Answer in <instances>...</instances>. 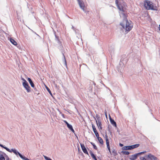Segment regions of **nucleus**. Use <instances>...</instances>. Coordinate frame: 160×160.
I'll return each instance as SVG.
<instances>
[{
  "instance_id": "obj_1",
  "label": "nucleus",
  "mask_w": 160,
  "mask_h": 160,
  "mask_svg": "<svg viewBox=\"0 0 160 160\" xmlns=\"http://www.w3.org/2000/svg\"><path fill=\"white\" fill-rule=\"evenodd\" d=\"M115 3L118 8L119 10L122 12L120 13V17L123 18L122 21L120 23L123 29H125L126 31L129 32L131 30L132 25L131 23L132 22L130 21L128 22L127 18V15L125 13L126 10V5L125 3L119 4L118 0H115Z\"/></svg>"
},
{
  "instance_id": "obj_2",
  "label": "nucleus",
  "mask_w": 160,
  "mask_h": 160,
  "mask_svg": "<svg viewBox=\"0 0 160 160\" xmlns=\"http://www.w3.org/2000/svg\"><path fill=\"white\" fill-rule=\"evenodd\" d=\"M144 6L148 10H151L158 11V8L156 5H154L152 3L148 0H145L144 2Z\"/></svg>"
},
{
  "instance_id": "obj_3",
  "label": "nucleus",
  "mask_w": 160,
  "mask_h": 160,
  "mask_svg": "<svg viewBox=\"0 0 160 160\" xmlns=\"http://www.w3.org/2000/svg\"><path fill=\"white\" fill-rule=\"evenodd\" d=\"M6 150L10 152H13L17 157H18V155L20 154V152L15 148H12L10 149L7 147Z\"/></svg>"
},
{
  "instance_id": "obj_4",
  "label": "nucleus",
  "mask_w": 160,
  "mask_h": 160,
  "mask_svg": "<svg viewBox=\"0 0 160 160\" xmlns=\"http://www.w3.org/2000/svg\"><path fill=\"white\" fill-rule=\"evenodd\" d=\"M22 85L25 89L27 90V92H31V88L29 85L28 82L22 84Z\"/></svg>"
},
{
  "instance_id": "obj_5",
  "label": "nucleus",
  "mask_w": 160,
  "mask_h": 160,
  "mask_svg": "<svg viewBox=\"0 0 160 160\" xmlns=\"http://www.w3.org/2000/svg\"><path fill=\"white\" fill-rule=\"evenodd\" d=\"M80 145L81 148H82L83 152L84 153H85V154L88 155V152L87 150V149L85 147L84 144H83L80 143Z\"/></svg>"
},
{
  "instance_id": "obj_6",
  "label": "nucleus",
  "mask_w": 160,
  "mask_h": 160,
  "mask_svg": "<svg viewBox=\"0 0 160 160\" xmlns=\"http://www.w3.org/2000/svg\"><path fill=\"white\" fill-rule=\"evenodd\" d=\"M92 128L93 129V131L94 132V133L96 135V137H98V136H99V134L98 133V132H97V129H96L94 125L92 123Z\"/></svg>"
},
{
  "instance_id": "obj_7",
  "label": "nucleus",
  "mask_w": 160,
  "mask_h": 160,
  "mask_svg": "<svg viewBox=\"0 0 160 160\" xmlns=\"http://www.w3.org/2000/svg\"><path fill=\"white\" fill-rule=\"evenodd\" d=\"M148 157L150 160H158V158L157 157H155L154 156L151 154H149L148 155Z\"/></svg>"
},
{
  "instance_id": "obj_8",
  "label": "nucleus",
  "mask_w": 160,
  "mask_h": 160,
  "mask_svg": "<svg viewBox=\"0 0 160 160\" xmlns=\"http://www.w3.org/2000/svg\"><path fill=\"white\" fill-rule=\"evenodd\" d=\"M122 150H132L131 145L123 147L122 148Z\"/></svg>"
},
{
  "instance_id": "obj_9",
  "label": "nucleus",
  "mask_w": 160,
  "mask_h": 160,
  "mask_svg": "<svg viewBox=\"0 0 160 160\" xmlns=\"http://www.w3.org/2000/svg\"><path fill=\"white\" fill-rule=\"evenodd\" d=\"M27 80L28 81L30 85L31 86V87L32 88H35V85L34 83H33V81L30 78H27Z\"/></svg>"
},
{
  "instance_id": "obj_10",
  "label": "nucleus",
  "mask_w": 160,
  "mask_h": 160,
  "mask_svg": "<svg viewBox=\"0 0 160 160\" xmlns=\"http://www.w3.org/2000/svg\"><path fill=\"white\" fill-rule=\"evenodd\" d=\"M109 120L110 121V122L111 124L113 125L115 127H117V124L116 122L114 121V120L112 119L109 115Z\"/></svg>"
},
{
  "instance_id": "obj_11",
  "label": "nucleus",
  "mask_w": 160,
  "mask_h": 160,
  "mask_svg": "<svg viewBox=\"0 0 160 160\" xmlns=\"http://www.w3.org/2000/svg\"><path fill=\"white\" fill-rule=\"evenodd\" d=\"M78 4L81 9H83V8H84L85 5L84 3L83 2V1L82 0L81 2H79L78 3Z\"/></svg>"
},
{
  "instance_id": "obj_12",
  "label": "nucleus",
  "mask_w": 160,
  "mask_h": 160,
  "mask_svg": "<svg viewBox=\"0 0 160 160\" xmlns=\"http://www.w3.org/2000/svg\"><path fill=\"white\" fill-rule=\"evenodd\" d=\"M9 41L13 45L15 46H17V42L12 38H9Z\"/></svg>"
},
{
  "instance_id": "obj_13",
  "label": "nucleus",
  "mask_w": 160,
  "mask_h": 160,
  "mask_svg": "<svg viewBox=\"0 0 160 160\" xmlns=\"http://www.w3.org/2000/svg\"><path fill=\"white\" fill-rule=\"evenodd\" d=\"M53 32L54 33V34L55 35L56 40L57 41V42L59 44H60L61 42H60V41L59 40V37L56 34V33L53 30Z\"/></svg>"
},
{
  "instance_id": "obj_14",
  "label": "nucleus",
  "mask_w": 160,
  "mask_h": 160,
  "mask_svg": "<svg viewBox=\"0 0 160 160\" xmlns=\"http://www.w3.org/2000/svg\"><path fill=\"white\" fill-rule=\"evenodd\" d=\"M67 127L70 130H71L74 133L75 131L73 129L72 126L71 125L69 124H68Z\"/></svg>"
},
{
  "instance_id": "obj_15",
  "label": "nucleus",
  "mask_w": 160,
  "mask_h": 160,
  "mask_svg": "<svg viewBox=\"0 0 160 160\" xmlns=\"http://www.w3.org/2000/svg\"><path fill=\"white\" fill-rule=\"evenodd\" d=\"M97 138L98 139L99 142L101 144H103V141L102 139L98 136V137H97Z\"/></svg>"
},
{
  "instance_id": "obj_16",
  "label": "nucleus",
  "mask_w": 160,
  "mask_h": 160,
  "mask_svg": "<svg viewBox=\"0 0 160 160\" xmlns=\"http://www.w3.org/2000/svg\"><path fill=\"white\" fill-rule=\"evenodd\" d=\"M137 158V157L135 154L132 155L129 158V159L130 160H135Z\"/></svg>"
},
{
  "instance_id": "obj_17",
  "label": "nucleus",
  "mask_w": 160,
  "mask_h": 160,
  "mask_svg": "<svg viewBox=\"0 0 160 160\" xmlns=\"http://www.w3.org/2000/svg\"><path fill=\"white\" fill-rule=\"evenodd\" d=\"M33 88V91L34 92V94L38 95L39 94L38 91L37 89V88H36L35 87L34 88Z\"/></svg>"
},
{
  "instance_id": "obj_18",
  "label": "nucleus",
  "mask_w": 160,
  "mask_h": 160,
  "mask_svg": "<svg viewBox=\"0 0 160 160\" xmlns=\"http://www.w3.org/2000/svg\"><path fill=\"white\" fill-rule=\"evenodd\" d=\"M139 145L140 144H136L134 145H132L131 147L132 148V149L138 147Z\"/></svg>"
},
{
  "instance_id": "obj_19",
  "label": "nucleus",
  "mask_w": 160,
  "mask_h": 160,
  "mask_svg": "<svg viewBox=\"0 0 160 160\" xmlns=\"http://www.w3.org/2000/svg\"><path fill=\"white\" fill-rule=\"evenodd\" d=\"M106 143L107 148H108L109 152L111 153V149L110 148L109 142H106Z\"/></svg>"
},
{
  "instance_id": "obj_20",
  "label": "nucleus",
  "mask_w": 160,
  "mask_h": 160,
  "mask_svg": "<svg viewBox=\"0 0 160 160\" xmlns=\"http://www.w3.org/2000/svg\"><path fill=\"white\" fill-rule=\"evenodd\" d=\"M62 54L63 56V58H62V60H63V62L64 63V64H65V65L66 66L67 65V62H66V60L65 59V56L63 53H62Z\"/></svg>"
},
{
  "instance_id": "obj_21",
  "label": "nucleus",
  "mask_w": 160,
  "mask_h": 160,
  "mask_svg": "<svg viewBox=\"0 0 160 160\" xmlns=\"http://www.w3.org/2000/svg\"><path fill=\"white\" fill-rule=\"evenodd\" d=\"M124 150L122 151L121 152L124 155H128L129 154L130 152L128 151H124Z\"/></svg>"
},
{
  "instance_id": "obj_22",
  "label": "nucleus",
  "mask_w": 160,
  "mask_h": 160,
  "mask_svg": "<svg viewBox=\"0 0 160 160\" xmlns=\"http://www.w3.org/2000/svg\"><path fill=\"white\" fill-rule=\"evenodd\" d=\"M89 152H90V155H91L92 157V158L94 159V158H96L95 155H94V154L92 152L91 150H90Z\"/></svg>"
},
{
  "instance_id": "obj_23",
  "label": "nucleus",
  "mask_w": 160,
  "mask_h": 160,
  "mask_svg": "<svg viewBox=\"0 0 160 160\" xmlns=\"http://www.w3.org/2000/svg\"><path fill=\"white\" fill-rule=\"evenodd\" d=\"M94 118L96 120V122L97 124V125L98 127L102 126V123L101 122H98L97 119L94 117Z\"/></svg>"
},
{
  "instance_id": "obj_24",
  "label": "nucleus",
  "mask_w": 160,
  "mask_h": 160,
  "mask_svg": "<svg viewBox=\"0 0 160 160\" xmlns=\"http://www.w3.org/2000/svg\"><path fill=\"white\" fill-rule=\"evenodd\" d=\"M90 143L93 146V148L95 149L96 150H98V148L97 147L94 143H93L92 142H90Z\"/></svg>"
},
{
  "instance_id": "obj_25",
  "label": "nucleus",
  "mask_w": 160,
  "mask_h": 160,
  "mask_svg": "<svg viewBox=\"0 0 160 160\" xmlns=\"http://www.w3.org/2000/svg\"><path fill=\"white\" fill-rule=\"evenodd\" d=\"M5 157L4 156L0 154V160H5Z\"/></svg>"
},
{
  "instance_id": "obj_26",
  "label": "nucleus",
  "mask_w": 160,
  "mask_h": 160,
  "mask_svg": "<svg viewBox=\"0 0 160 160\" xmlns=\"http://www.w3.org/2000/svg\"><path fill=\"white\" fill-rule=\"evenodd\" d=\"M89 86L88 87V89L90 92H92V90L93 88L92 86V85H89Z\"/></svg>"
},
{
  "instance_id": "obj_27",
  "label": "nucleus",
  "mask_w": 160,
  "mask_h": 160,
  "mask_svg": "<svg viewBox=\"0 0 160 160\" xmlns=\"http://www.w3.org/2000/svg\"><path fill=\"white\" fill-rule=\"evenodd\" d=\"M112 153L113 154V155L115 156H116L118 154L117 152L115 151L114 149H113L112 150Z\"/></svg>"
},
{
  "instance_id": "obj_28",
  "label": "nucleus",
  "mask_w": 160,
  "mask_h": 160,
  "mask_svg": "<svg viewBox=\"0 0 160 160\" xmlns=\"http://www.w3.org/2000/svg\"><path fill=\"white\" fill-rule=\"evenodd\" d=\"M96 118L97 119V120H98V122H101L100 121V116L99 115H98L97 114L96 115Z\"/></svg>"
},
{
  "instance_id": "obj_29",
  "label": "nucleus",
  "mask_w": 160,
  "mask_h": 160,
  "mask_svg": "<svg viewBox=\"0 0 160 160\" xmlns=\"http://www.w3.org/2000/svg\"><path fill=\"white\" fill-rule=\"evenodd\" d=\"M105 138H106V143L107 142H109V139L108 137V136L107 134H106L105 135Z\"/></svg>"
},
{
  "instance_id": "obj_30",
  "label": "nucleus",
  "mask_w": 160,
  "mask_h": 160,
  "mask_svg": "<svg viewBox=\"0 0 160 160\" xmlns=\"http://www.w3.org/2000/svg\"><path fill=\"white\" fill-rule=\"evenodd\" d=\"M44 85L46 88L47 89L49 93L50 94V89L45 84H44Z\"/></svg>"
},
{
  "instance_id": "obj_31",
  "label": "nucleus",
  "mask_w": 160,
  "mask_h": 160,
  "mask_svg": "<svg viewBox=\"0 0 160 160\" xmlns=\"http://www.w3.org/2000/svg\"><path fill=\"white\" fill-rule=\"evenodd\" d=\"M21 79L23 81L22 84L27 82V81L24 78H22Z\"/></svg>"
},
{
  "instance_id": "obj_32",
  "label": "nucleus",
  "mask_w": 160,
  "mask_h": 160,
  "mask_svg": "<svg viewBox=\"0 0 160 160\" xmlns=\"http://www.w3.org/2000/svg\"><path fill=\"white\" fill-rule=\"evenodd\" d=\"M43 157L46 160H50V158L43 155Z\"/></svg>"
},
{
  "instance_id": "obj_33",
  "label": "nucleus",
  "mask_w": 160,
  "mask_h": 160,
  "mask_svg": "<svg viewBox=\"0 0 160 160\" xmlns=\"http://www.w3.org/2000/svg\"><path fill=\"white\" fill-rule=\"evenodd\" d=\"M0 154L2 155L5 156L6 155H7L6 153H5V152L0 151Z\"/></svg>"
},
{
  "instance_id": "obj_34",
  "label": "nucleus",
  "mask_w": 160,
  "mask_h": 160,
  "mask_svg": "<svg viewBox=\"0 0 160 160\" xmlns=\"http://www.w3.org/2000/svg\"><path fill=\"white\" fill-rule=\"evenodd\" d=\"M146 152V151H143V152H138V153L139 154V155L140 156V155H141L142 154H144V153H145Z\"/></svg>"
},
{
  "instance_id": "obj_35",
  "label": "nucleus",
  "mask_w": 160,
  "mask_h": 160,
  "mask_svg": "<svg viewBox=\"0 0 160 160\" xmlns=\"http://www.w3.org/2000/svg\"><path fill=\"white\" fill-rule=\"evenodd\" d=\"M0 146L2 147V148H3L4 149H6V148H7V147L5 146L4 145H3L2 144H1L0 143Z\"/></svg>"
},
{
  "instance_id": "obj_36",
  "label": "nucleus",
  "mask_w": 160,
  "mask_h": 160,
  "mask_svg": "<svg viewBox=\"0 0 160 160\" xmlns=\"http://www.w3.org/2000/svg\"><path fill=\"white\" fill-rule=\"evenodd\" d=\"M5 157L6 160H11V159H10L8 157V155L5 156Z\"/></svg>"
},
{
  "instance_id": "obj_37",
  "label": "nucleus",
  "mask_w": 160,
  "mask_h": 160,
  "mask_svg": "<svg viewBox=\"0 0 160 160\" xmlns=\"http://www.w3.org/2000/svg\"><path fill=\"white\" fill-rule=\"evenodd\" d=\"M23 160H30L28 158H26L25 156H23L22 158V159Z\"/></svg>"
},
{
  "instance_id": "obj_38",
  "label": "nucleus",
  "mask_w": 160,
  "mask_h": 160,
  "mask_svg": "<svg viewBox=\"0 0 160 160\" xmlns=\"http://www.w3.org/2000/svg\"><path fill=\"white\" fill-rule=\"evenodd\" d=\"M83 11V12H84L85 13H88V11H87L84 8H83V9H81Z\"/></svg>"
},
{
  "instance_id": "obj_39",
  "label": "nucleus",
  "mask_w": 160,
  "mask_h": 160,
  "mask_svg": "<svg viewBox=\"0 0 160 160\" xmlns=\"http://www.w3.org/2000/svg\"><path fill=\"white\" fill-rule=\"evenodd\" d=\"M140 160H147L144 157H140Z\"/></svg>"
},
{
  "instance_id": "obj_40",
  "label": "nucleus",
  "mask_w": 160,
  "mask_h": 160,
  "mask_svg": "<svg viewBox=\"0 0 160 160\" xmlns=\"http://www.w3.org/2000/svg\"><path fill=\"white\" fill-rule=\"evenodd\" d=\"M18 156H19L22 159L24 156L22 155L21 153H20V154H19Z\"/></svg>"
},
{
  "instance_id": "obj_41",
  "label": "nucleus",
  "mask_w": 160,
  "mask_h": 160,
  "mask_svg": "<svg viewBox=\"0 0 160 160\" xmlns=\"http://www.w3.org/2000/svg\"><path fill=\"white\" fill-rule=\"evenodd\" d=\"M63 122H64L65 123V124L67 125V126L68 125V124H69V123L66 120H64Z\"/></svg>"
},
{
  "instance_id": "obj_42",
  "label": "nucleus",
  "mask_w": 160,
  "mask_h": 160,
  "mask_svg": "<svg viewBox=\"0 0 160 160\" xmlns=\"http://www.w3.org/2000/svg\"><path fill=\"white\" fill-rule=\"evenodd\" d=\"M108 131H109V132L111 134L112 132H111V130H110V129L109 128V126H108Z\"/></svg>"
},
{
  "instance_id": "obj_43",
  "label": "nucleus",
  "mask_w": 160,
  "mask_h": 160,
  "mask_svg": "<svg viewBox=\"0 0 160 160\" xmlns=\"http://www.w3.org/2000/svg\"><path fill=\"white\" fill-rule=\"evenodd\" d=\"M135 155L136 156V157H137V158L138 157V156H139V154L138 153H136L135 154Z\"/></svg>"
},
{
  "instance_id": "obj_44",
  "label": "nucleus",
  "mask_w": 160,
  "mask_h": 160,
  "mask_svg": "<svg viewBox=\"0 0 160 160\" xmlns=\"http://www.w3.org/2000/svg\"><path fill=\"white\" fill-rule=\"evenodd\" d=\"M109 52L111 53V54L113 52V51L112 50V51H110V50L109 49Z\"/></svg>"
},
{
  "instance_id": "obj_45",
  "label": "nucleus",
  "mask_w": 160,
  "mask_h": 160,
  "mask_svg": "<svg viewBox=\"0 0 160 160\" xmlns=\"http://www.w3.org/2000/svg\"><path fill=\"white\" fill-rule=\"evenodd\" d=\"M119 146L121 147H123V144L121 143H119Z\"/></svg>"
},
{
  "instance_id": "obj_46",
  "label": "nucleus",
  "mask_w": 160,
  "mask_h": 160,
  "mask_svg": "<svg viewBox=\"0 0 160 160\" xmlns=\"http://www.w3.org/2000/svg\"><path fill=\"white\" fill-rule=\"evenodd\" d=\"M51 96L52 98H54L53 96L52 95V93L51 92Z\"/></svg>"
},
{
  "instance_id": "obj_47",
  "label": "nucleus",
  "mask_w": 160,
  "mask_h": 160,
  "mask_svg": "<svg viewBox=\"0 0 160 160\" xmlns=\"http://www.w3.org/2000/svg\"><path fill=\"white\" fill-rule=\"evenodd\" d=\"M99 128L100 129H102V126L99 127Z\"/></svg>"
},
{
  "instance_id": "obj_48",
  "label": "nucleus",
  "mask_w": 160,
  "mask_h": 160,
  "mask_svg": "<svg viewBox=\"0 0 160 160\" xmlns=\"http://www.w3.org/2000/svg\"><path fill=\"white\" fill-rule=\"evenodd\" d=\"M77 0V1L78 3L79 2L82 1V0Z\"/></svg>"
},
{
  "instance_id": "obj_49",
  "label": "nucleus",
  "mask_w": 160,
  "mask_h": 160,
  "mask_svg": "<svg viewBox=\"0 0 160 160\" xmlns=\"http://www.w3.org/2000/svg\"><path fill=\"white\" fill-rule=\"evenodd\" d=\"M62 117H63V118H65V117H64V115L63 114H62Z\"/></svg>"
},
{
  "instance_id": "obj_50",
  "label": "nucleus",
  "mask_w": 160,
  "mask_h": 160,
  "mask_svg": "<svg viewBox=\"0 0 160 160\" xmlns=\"http://www.w3.org/2000/svg\"><path fill=\"white\" fill-rule=\"evenodd\" d=\"M72 28L74 30H75L74 28V27L73 26H72Z\"/></svg>"
},
{
  "instance_id": "obj_51",
  "label": "nucleus",
  "mask_w": 160,
  "mask_h": 160,
  "mask_svg": "<svg viewBox=\"0 0 160 160\" xmlns=\"http://www.w3.org/2000/svg\"><path fill=\"white\" fill-rule=\"evenodd\" d=\"M158 29L159 30H160V24H159V27H158Z\"/></svg>"
},
{
  "instance_id": "obj_52",
  "label": "nucleus",
  "mask_w": 160,
  "mask_h": 160,
  "mask_svg": "<svg viewBox=\"0 0 160 160\" xmlns=\"http://www.w3.org/2000/svg\"><path fill=\"white\" fill-rule=\"evenodd\" d=\"M93 159H94V160H97V159L96 157L95 158H94Z\"/></svg>"
},
{
  "instance_id": "obj_53",
  "label": "nucleus",
  "mask_w": 160,
  "mask_h": 160,
  "mask_svg": "<svg viewBox=\"0 0 160 160\" xmlns=\"http://www.w3.org/2000/svg\"><path fill=\"white\" fill-rule=\"evenodd\" d=\"M60 48H61H61H62V46H60Z\"/></svg>"
},
{
  "instance_id": "obj_54",
  "label": "nucleus",
  "mask_w": 160,
  "mask_h": 160,
  "mask_svg": "<svg viewBox=\"0 0 160 160\" xmlns=\"http://www.w3.org/2000/svg\"><path fill=\"white\" fill-rule=\"evenodd\" d=\"M78 151L79 152L80 151V149H79V148H78Z\"/></svg>"
},
{
  "instance_id": "obj_55",
  "label": "nucleus",
  "mask_w": 160,
  "mask_h": 160,
  "mask_svg": "<svg viewBox=\"0 0 160 160\" xmlns=\"http://www.w3.org/2000/svg\"><path fill=\"white\" fill-rule=\"evenodd\" d=\"M105 114L106 116V117H107V114L106 113V112L105 113Z\"/></svg>"
},
{
  "instance_id": "obj_56",
  "label": "nucleus",
  "mask_w": 160,
  "mask_h": 160,
  "mask_svg": "<svg viewBox=\"0 0 160 160\" xmlns=\"http://www.w3.org/2000/svg\"><path fill=\"white\" fill-rule=\"evenodd\" d=\"M92 82L94 84V85H95V83L94 82Z\"/></svg>"
},
{
  "instance_id": "obj_57",
  "label": "nucleus",
  "mask_w": 160,
  "mask_h": 160,
  "mask_svg": "<svg viewBox=\"0 0 160 160\" xmlns=\"http://www.w3.org/2000/svg\"><path fill=\"white\" fill-rule=\"evenodd\" d=\"M81 152L82 153V154H83L82 153V152L81 151Z\"/></svg>"
},
{
  "instance_id": "obj_58",
  "label": "nucleus",
  "mask_w": 160,
  "mask_h": 160,
  "mask_svg": "<svg viewBox=\"0 0 160 160\" xmlns=\"http://www.w3.org/2000/svg\"><path fill=\"white\" fill-rule=\"evenodd\" d=\"M158 94L159 95H160V94H159V93H158Z\"/></svg>"
},
{
  "instance_id": "obj_59",
  "label": "nucleus",
  "mask_w": 160,
  "mask_h": 160,
  "mask_svg": "<svg viewBox=\"0 0 160 160\" xmlns=\"http://www.w3.org/2000/svg\"><path fill=\"white\" fill-rule=\"evenodd\" d=\"M27 6H28V5H27Z\"/></svg>"
},
{
  "instance_id": "obj_60",
  "label": "nucleus",
  "mask_w": 160,
  "mask_h": 160,
  "mask_svg": "<svg viewBox=\"0 0 160 160\" xmlns=\"http://www.w3.org/2000/svg\"><path fill=\"white\" fill-rule=\"evenodd\" d=\"M51 160H52L51 159Z\"/></svg>"
}]
</instances>
